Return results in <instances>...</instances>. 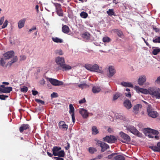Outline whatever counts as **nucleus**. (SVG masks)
Masks as SVG:
<instances>
[{"label":"nucleus","mask_w":160,"mask_h":160,"mask_svg":"<svg viewBox=\"0 0 160 160\" xmlns=\"http://www.w3.org/2000/svg\"><path fill=\"white\" fill-rule=\"evenodd\" d=\"M8 21L7 20H6L3 23V24L2 26V28H4L7 27L8 24Z\"/></svg>","instance_id":"nucleus-50"},{"label":"nucleus","mask_w":160,"mask_h":160,"mask_svg":"<svg viewBox=\"0 0 160 160\" xmlns=\"http://www.w3.org/2000/svg\"><path fill=\"white\" fill-rule=\"evenodd\" d=\"M117 154V153H112L110 155H108L107 158L109 159H114V156Z\"/></svg>","instance_id":"nucleus-43"},{"label":"nucleus","mask_w":160,"mask_h":160,"mask_svg":"<svg viewBox=\"0 0 160 160\" xmlns=\"http://www.w3.org/2000/svg\"><path fill=\"white\" fill-rule=\"evenodd\" d=\"M79 112L84 118H87L88 116V113L87 110L83 108L80 109Z\"/></svg>","instance_id":"nucleus-15"},{"label":"nucleus","mask_w":160,"mask_h":160,"mask_svg":"<svg viewBox=\"0 0 160 160\" xmlns=\"http://www.w3.org/2000/svg\"><path fill=\"white\" fill-rule=\"evenodd\" d=\"M69 113L71 114L72 121L73 123H74L75 121V119L74 116V108L72 104H70L69 105Z\"/></svg>","instance_id":"nucleus-10"},{"label":"nucleus","mask_w":160,"mask_h":160,"mask_svg":"<svg viewBox=\"0 0 160 160\" xmlns=\"http://www.w3.org/2000/svg\"><path fill=\"white\" fill-rule=\"evenodd\" d=\"M146 77L145 75L140 76L138 80V84L140 85H142L146 82Z\"/></svg>","instance_id":"nucleus-14"},{"label":"nucleus","mask_w":160,"mask_h":160,"mask_svg":"<svg viewBox=\"0 0 160 160\" xmlns=\"http://www.w3.org/2000/svg\"><path fill=\"white\" fill-rule=\"evenodd\" d=\"M55 52L56 53L59 55H62L63 54V52L60 49L55 50Z\"/></svg>","instance_id":"nucleus-48"},{"label":"nucleus","mask_w":160,"mask_h":160,"mask_svg":"<svg viewBox=\"0 0 160 160\" xmlns=\"http://www.w3.org/2000/svg\"><path fill=\"white\" fill-rule=\"evenodd\" d=\"M18 59L17 56H15L9 62V64L10 65H11L12 63L17 62L18 61Z\"/></svg>","instance_id":"nucleus-41"},{"label":"nucleus","mask_w":160,"mask_h":160,"mask_svg":"<svg viewBox=\"0 0 160 160\" xmlns=\"http://www.w3.org/2000/svg\"><path fill=\"white\" fill-rule=\"evenodd\" d=\"M86 86V84L85 83H83V84H79L78 86L79 88H83L85 87Z\"/></svg>","instance_id":"nucleus-53"},{"label":"nucleus","mask_w":160,"mask_h":160,"mask_svg":"<svg viewBox=\"0 0 160 160\" xmlns=\"http://www.w3.org/2000/svg\"><path fill=\"white\" fill-rule=\"evenodd\" d=\"M54 4L55 7L56 11L62 9L61 5L60 4L58 3H54Z\"/></svg>","instance_id":"nucleus-38"},{"label":"nucleus","mask_w":160,"mask_h":160,"mask_svg":"<svg viewBox=\"0 0 160 160\" xmlns=\"http://www.w3.org/2000/svg\"><path fill=\"white\" fill-rule=\"evenodd\" d=\"M82 37L85 40H88L90 38V35L88 32H85L82 35Z\"/></svg>","instance_id":"nucleus-27"},{"label":"nucleus","mask_w":160,"mask_h":160,"mask_svg":"<svg viewBox=\"0 0 160 160\" xmlns=\"http://www.w3.org/2000/svg\"><path fill=\"white\" fill-rule=\"evenodd\" d=\"M125 96L128 97H131V94L130 92H129L128 93H125Z\"/></svg>","instance_id":"nucleus-63"},{"label":"nucleus","mask_w":160,"mask_h":160,"mask_svg":"<svg viewBox=\"0 0 160 160\" xmlns=\"http://www.w3.org/2000/svg\"><path fill=\"white\" fill-rule=\"evenodd\" d=\"M149 94L155 97L156 98H160V89L159 88H149Z\"/></svg>","instance_id":"nucleus-2"},{"label":"nucleus","mask_w":160,"mask_h":160,"mask_svg":"<svg viewBox=\"0 0 160 160\" xmlns=\"http://www.w3.org/2000/svg\"><path fill=\"white\" fill-rule=\"evenodd\" d=\"M116 33L119 37H121L122 35V32L120 30H118L116 32Z\"/></svg>","instance_id":"nucleus-52"},{"label":"nucleus","mask_w":160,"mask_h":160,"mask_svg":"<svg viewBox=\"0 0 160 160\" xmlns=\"http://www.w3.org/2000/svg\"><path fill=\"white\" fill-rule=\"evenodd\" d=\"M35 101L37 103H41L42 105H44L45 104V102L44 101L38 99H35Z\"/></svg>","instance_id":"nucleus-45"},{"label":"nucleus","mask_w":160,"mask_h":160,"mask_svg":"<svg viewBox=\"0 0 160 160\" xmlns=\"http://www.w3.org/2000/svg\"><path fill=\"white\" fill-rule=\"evenodd\" d=\"M72 69L71 66L67 65L65 64V63L62 65L60 67H58L57 69L58 70L62 69L63 71L69 70Z\"/></svg>","instance_id":"nucleus-12"},{"label":"nucleus","mask_w":160,"mask_h":160,"mask_svg":"<svg viewBox=\"0 0 160 160\" xmlns=\"http://www.w3.org/2000/svg\"><path fill=\"white\" fill-rule=\"evenodd\" d=\"M124 106L128 109H130L132 107L131 101L128 99L125 100L123 102Z\"/></svg>","instance_id":"nucleus-18"},{"label":"nucleus","mask_w":160,"mask_h":160,"mask_svg":"<svg viewBox=\"0 0 160 160\" xmlns=\"http://www.w3.org/2000/svg\"><path fill=\"white\" fill-rule=\"evenodd\" d=\"M119 135L124 140V141H122V142L125 143H128L130 142L131 138L130 136L127 134L124 133L122 132H120Z\"/></svg>","instance_id":"nucleus-8"},{"label":"nucleus","mask_w":160,"mask_h":160,"mask_svg":"<svg viewBox=\"0 0 160 160\" xmlns=\"http://www.w3.org/2000/svg\"><path fill=\"white\" fill-rule=\"evenodd\" d=\"M14 52L12 51L7 52L3 55V56L5 59H9L14 55Z\"/></svg>","instance_id":"nucleus-16"},{"label":"nucleus","mask_w":160,"mask_h":160,"mask_svg":"<svg viewBox=\"0 0 160 160\" xmlns=\"http://www.w3.org/2000/svg\"><path fill=\"white\" fill-rule=\"evenodd\" d=\"M62 31L63 33H67L69 32L70 29L68 26L66 25H64L62 27Z\"/></svg>","instance_id":"nucleus-26"},{"label":"nucleus","mask_w":160,"mask_h":160,"mask_svg":"<svg viewBox=\"0 0 160 160\" xmlns=\"http://www.w3.org/2000/svg\"><path fill=\"white\" fill-rule=\"evenodd\" d=\"M55 156H58L59 157H64L65 153L63 150H61L59 151L56 154H55Z\"/></svg>","instance_id":"nucleus-30"},{"label":"nucleus","mask_w":160,"mask_h":160,"mask_svg":"<svg viewBox=\"0 0 160 160\" xmlns=\"http://www.w3.org/2000/svg\"><path fill=\"white\" fill-rule=\"evenodd\" d=\"M147 133H148V136L149 138H153L154 137L156 139H159V137L157 136L159 133V132L158 131L148 128H147Z\"/></svg>","instance_id":"nucleus-1"},{"label":"nucleus","mask_w":160,"mask_h":160,"mask_svg":"<svg viewBox=\"0 0 160 160\" xmlns=\"http://www.w3.org/2000/svg\"><path fill=\"white\" fill-rule=\"evenodd\" d=\"M91 71L96 72L98 73H101L102 71L101 70L98 65L95 64L92 66Z\"/></svg>","instance_id":"nucleus-17"},{"label":"nucleus","mask_w":160,"mask_h":160,"mask_svg":"<svg viewBox=\"0 0 160 160\" xmlns=\"http://www.w3.org/2000/svg\"><path fill=\"white\" fill-rule=\"evenodd\" d=\"M103 141L108 143H114L117 140V139L114 136H106L103 138Z\"/></svg>","instance_id":"nucleus-6"},{"label":"nucleus","mask_w":160,"mask_h":160,"mask_svg":"<svg viewBox=\"0 0 160 160\" xmlns=\"http://www.w3.org/2000/svg\"><path fill=\"white\" fill-rule=\"evenodd\" d=\"M121 96V94L119 93H115L113 96V100L115 101L117 100Z\"/></svg>","instance_id":"nucleus-40"},{"label":"nucleus","mask_w":160,"mask_h":160,"mask_svg":"<svg viewBox=\"0 0 160 160\" xmlns=\"http://www.w3.org/2000/svg\"><path fill=\"white\" fill-rule=\"evenodd\" d=\"M101 89L99 87L94 86L92 88V92L94 93H98L100 92Z\"/></svg>","instance_id":"nucleus-29"},{"label":"nucleus","mask_w":160,"mask_h":160,"mask_svg":"<svg viewBox=\"0 0 160 160\" xmlns=\"http://www.w3.org/2000/svg\"><path fill=\"white\" fill-rule=\"evenodd\" d=\"M103 157V155L102 154H100L98 155L96 157V159H101Z\"/></svg>","instance_id":"nucleus-60"},{"label":"nucleus","mask_w":160,"mask_h":160,"mask_svg":"<svg viewBox=\"0 0 160 160\" xmlns=\"http://www.w3.org/2000/svg\"><path fill=\"white\" fill-rule=\"evenodd\" d=\"M135 87L136 90L138 92H140L145 94H148V93L149 94V88L148 90L146 89L140 88L138 86H135Z\"/></svg>","instance_id":"nucleus-20"},{"label":"nucleus","mask_w":160,"mask_h":160,"mask_svg":"<svg viewBox=\"0 0 160 160\" xmlns=\"http://www.w3.org/2000/svg\"><path fill=\"white\" fill-rule=\"evenodd\" d=\"M56 62L58 65H59L60 67L62 65L65 63L64 59L63 58L57 57L56 59Z\"/></svg>","instance_id":"nucleus-13"},{"label":"nucleus","mask_w":160,"mask_h":160,"mask_svg":"<svg viewBox=\"0 0 160 160\" xmlns=\"http://www.w3.org/2000/svg\"><path fill=\"white\" fill-rule=\"evenodd\" d=\"M155 82L158 83H160V76L157 78V79L155 81Z\"/></svg>","instance_id":"nucleus-61"},{"label":"nucleus","mask_w":160,"mask_h":160,"mask_svg":"<svg viewBox=\"0 0 160 160\" xmlns=\"http://www.w3.org/2000/svg\"><path fill=\"white\" fill-rule=\"evenodd\" d=\"M157 145L158 147L156 146H151L149 148L154 152H160V142H158Z\"/></svg>","instance_id":"nucleus-22"},{"label":"nucleus","mask_w":160,"mask_h":160,"mask_svg":"<svg viewBox=\"0 0 160 160\" xmlns=\"http://www.w3.org/2000/svg\"><path fill=\"white\" fill-rule=\"evenodd\" d=\"M32 94L34 96L36 95L38 93V92L37 91L33 90L32 91Z\"/></svg>","instance_id":"nucleus-59"},{"label":"nucleus","mask_w":160,"mask_h":160,"mask_svg":"<svg viewBox=\"0 0 160 160\" xmlns=\"http://www.w3.org/2000/svg\"><path fill=\"white\" fill-rule=\"evenodd\" d=\"M52 41L56 43H62L63 42V40L57 37L52 38Z\"/></svg>","instance_id":"nucleus-28"},{"label":"nucleus","mask_w":160,"mask_h":160,"mask_svg":"<svg viewBox=\"0 0 160 160\" xmlns=\"http://www.w3.org/2000/svg\"><path fill=\"white\" fill-rule=\"evenodd\" d=\"M47 80L53 86H58L63 85V83L62 81H59L55 79L48 78Z\"/></svg>","instance_id":"nucleus-7"},{"label":"nucleus","mask_w":160,"mask_h":160,"mask_svg":"<svg viewBox=\"0 0 160 160\" xmlns=\"http://www.w3.org/2000/svg\"><path fill=\"white\" fill-rule=\"evenodd\" d=\"M52 98H57L58 97V95L57 93L53 92L51 95Z\"/></svg>","instance_id":"nucleus-51"},{"label":"nucleus","mask_w":160,"mask_h":160,"mask_svg":"<svg viewBox=\"0 0 160 160\" xmlns=\"http://www.w3.org/2000/svg\"><path fill=\"white\" fill-rule=\"evenodd\" d=\"M54 158L56 160H63V158L60 157H54Z\"/></svg>","instance_id":"nucleus-64"},{"label":"nucleus","mask_w":160,"mask_h":160,"mask_svg":"<svg viewBox=\"0 0 160 160\" xmlns=\"http://www.w3.org/2000/svg\"><path fill=\"white\" fill-rule=\"evenodd\" d=\"M147 111L148 115L152 118H156L158 115L157 112L153 110L152 109L151 105L150 104L148 105L147 107Z\"/></svg>","instance_id":"nucleus-5"},{"label":"nucleus","mask_w":160,"mask_h":160,"mask_svg":"<svg viewBox=\"0 0 160 160\" xmlns=\"http://www.w3.org/2000/svg\"><path fill=\"white\" fill-rule=\"evenodd\" d=\"M8 97V95H0V99L2 100H5L6 98Z\"/></svg>","instance_id":"nucleus-47"},{"label":"nucleus","mask_w":160,"mask_h":160,"mask_svg":"<svg viewBox=\"0 0 160 160\" xmlns=\"http://www.w3.org/2000/svg\"><path fill=\"white\" fill-rule=\"evenodd\" d=\"M28 90V88L24 86L21 89V91L22 92H26Z\"/></svg>","instance_id":"nucleus-49"},{"label":"nucleus","mask_w":160,"mask_h":160,"mask_svg":"<svg viewBox=\"0 0 160 160\" xmlns=\"http://www.w3.org/2000/svg\"><path fill=\"white\" fill-rule=\"evenodd\" d=\"M114 159L115 160H125V158L121 155H117L114 157Z\"/></svg>","instance_id":"nucleus-34"},{"label":"nucleus","mask_w":160,"mask_h":160,"mask_svg":"<svg viewBox=\"0 0 160 160\" xmlns=\"http://www.w3.org/2000/svg\"><path fill=\"white\" fill-rule=\"evenodd\" d=\"M70 147V145L69 143L68 142H67V145L66 147H65V149L66 150H68Z\"/></svg>","instance_id":"nucleus-58"},{"label":"nucleus","mask_w":160,"mask_h":160,"mask_svg":"<svg viewBox=\"0 0 160 160\" xmlns=\"http://www.w3.org/2000/svg\"><path fill=\"white\" fill-rule=\"evenodd\" d=\"M86 102V100L85 98H83L82 99L80 100L79 101V103L80 104H82L83 103L85 102Z\"/></svg>","instance_id":"nucleus-56"},{"label":"nucleus","mask_w":160,"mask_h":160,"mask_svg":"<svg viewBox=\"0 0 160 160\" xmlns=\"http://www.w3.org/2000/svg\"><path fill=\"white\" fill-rule=\"evenodd\" d=\"M121 84L125 87H133V85L131 83L128 82H122L121 83Z\"/></svg>","instance_id":"nucleus-31"},{"label":"nucleus","mask_w":160,"mask_h":160,"mask_svg":"<svg viewBox=\"0 0 160 160\" xmlns=\"http://www.w3.org/2000/svg\"><path fill=\"white\" fill-rule=\"evenodd\" d=\"M92 134L96 135L99 133L98 130L95 126H93L92 127Z\"/></svg>","instance_id":"nucleus-33"},{"label":"nucleus","mask_w":160,"mask_h":160,"mask_svg":"<svg viewBox=\"0 0 160 160\" xmlns=\"http://www.w3.org/2000/svg\"><path fill=\"white\" fill-rule=\"evenodd\" d=\"M25 21V19H22L19 21L18 26L19 28H21L24 26Z\"/></svg>","instance_id":"nucleus-25"},{"label":"nucleus","mask_w":160,"mask_h":160,"mask_svg":"<svg viewBox=\"0 0 160 160\" xmlns=\"http://www.w3.org/2000/svg\"><path fill=\"white\" fill-rule=\"evenodd\" d=\"M126 129L134 135L139 137H142V134L133 126H129L126 127Z\"/></svg>","instance_id":"nucleus-3"},{"label":"nucleus","mask_w":160,"mask_h":160,"mask_svg":"<svg viewBox=\"0 0 160 160\" xmlns=\"http://www.w3.org/2000/svg\"><path fill=\"white\" fill-rule=\"evenodd\" d=\"M61 149V148L60 147L57 146L53 147L52 149L53 155L55 156V154H56Z\"/></svg>","instance_id":"nucleus-24"},{"label":"nucleus","mask_w":160,"mask_h":160,"mask_svg":"<svg viewBox=\"0 0 160 160\" xmlns=\"http://www.w3.org/2000/svg\"><path fill=\"white\" fill-rule=\"evenodd\" d=\"M88 151L90 153L93 154L97 151V150L95 148L93 147H90L88 148Z\"/></svg>","instance_id":"nucleus-35"},{"label":"nucleus","mask_w":160,"mask_h":160,"mask_svg":"<svg viewBox=\"0 0 160 160\" xmlns=\"http://www.w3.org/2000/svg\"><path fill=\"white\" fill-rule=\"evenodd\" d=\"M160 52V48H156L154 49L152 52V53L154 55H157L158 53Z\"/></svg>","instance_id":"nucleus-36"},{"label":"nucleus","mask_w":160,"mask_h":160,"mask_svg":"<svg viewBox=\"0 0 160 160\" xmlns=\"http://www.w3.org/2000/svg\"><path fill=\"white\" fill-rule=\"evenodd\" d=\"M92 65L91 64H87L85 65V68L87 70L91 71Z\"/></svg>","instance_id":"nucleus-44"},{"label":"nucleus","mask_w":160,"mask_h":160,"mask_svg":"<svg viewBox=\"0 0 160 160\" xmlns=\"http://www.w3.org/2000/svg\"><path fill=\"white\" fill-rule=\"evenodd\" d=\"M142 106L141 104H137L135 105L133 108V112L136 114L138 113L139 109L142 108Z\"/></svg>","instance_id":"nucleus-23"},{"label":"nucleus","mask_w":160,"mask_h":160,"mask_svg":"<svg viewBox=\"0 0 160 160\" xmlns=\"http://www.w3.org/2000/svg\"><path fill=\"white\" fill-rule=\"evenodd\" d=\"M102 41L104 42H108L110 41L111 39L108 37H105L103 38Z\"/></svg>","instance_id":"nucleus-42"},{"label":"nucleus","mask_w":160,"mask_h":160,"mask_svg":"<svg viewBox=\"0 0 160 160\" xmlns=\"http://www.w3.org/2000/svg\"><path fill=\"white\" fill-rule=\"evenodd\" d=\"M57 14L59 16L62 17L63 16V13L62 9L56 11Z\"/></svg>","instance_id":"nucleus-37"},{"label":"nucleus","mask_w":160,"mask_h":160,"mask_svg":"<svg viewBox=\"0 0 160 160\" xmlns=\"http://www.w3.org/2000/svg\"><path fill=\"white\" fill-rule=\"evenodd\" d=\"M30 128V126L28 124H23L19 128V131L21 133H22L24 130H26Z\"/></svg>","instance_id":"nucleus-21"},{"label":"nucleus","mask_w":160,"mask_h":160,"mask_svg":"<svg viewBox=\"0 0 160 160\" xmlns=\"http://www.w3.org/2000/svg\"><path fill=\"white\" fill-rule=\"evenodd\" d=\"M26 57L25 55H21L20 56V60H24L26 59Z\"/></svg>","instance_id":"nucleus-55"},{"label":"nucleus","mask_w":160,"mask_h":160,"mask_svg":"<svg viewBox=\"0 0 160 160\" xmlns=\"http://www.w3.org/2000/svg\"><path fill=\"white\" fill-rule=\"evenodd\" d=\"M153 42L154 43H160V37L153 40Z\"/></svg>","instance_id":"nucleus-46"},{"label":"nucleus","mask_w":160,"mask_h":160,"mask_svg":"<svg viewBox=\"0 0 160 160\" xmlns=\"http://www.w3.org/2000/svg\"><path fill=\"white\" fill-rule=\"evenodd\" d=\"M96 144L101 147L102 152H104L106 150L109 148V146L105 142L98 140H96Z\"/></svg>","instance_id":"nucleus-4"},{"label":"nucleus","mask_w":160,"mask_h":160,"mask_svg":"<svg viewBox=\"0 0 160 160\" xmlns=\"http://www.w3.org/2000/svg\"><path fill=\"white\" fill-rule=\"evenodd\" d=\"M2 87L1 89H0V91L4 93H9L12 90V88L11 87H5L4 85H1Z\"/></svg>","instance_id":"nucleus-9"},{"label":"nucleus","mask_w":160,"mask_h":160,"mask_svg":"<svg viewBox=\"0 0 160 160\" xmlns=\"http://www.w3.org/2000/svg\"><path fill=\"white\" fill-rule=\"evenodd\" d=\"M5 63V61L3 58H1L0 60V64L1 65L3 66Z\"/></svg>","instance_id":"nucleus-54"},{"label":"nucleus","mask_w":160,"mask_h":160,"mask_svg":"<svg viewBox=\"0 0 160 160\" xmlns=\"http://www.w3.org/2000/svg\"><path fill=\"white\" fill-rule=\"evenodd\" d=\"M80 16L81 17L85 18L87 17L88 14L84 12H82L80 13Z\"/></svg>","instance_id":"nucleus-39"},{"label":"nucleus","mask_w":160,"mask_h":160,"mask_svg":"<svg viewBox=\"0 0 160 160\" xmlns=\"http://www.w3.org/2000/svg\"><path fill=\"white\" fill-rule=\"evenodd\" d=\"M58 127L60 129L63 130H67L68 129V126L66 125L64 121H60L58 123Z\"/></svg>","instance_id":"nucleus-11"},{"label":"nucleus","mask_w":160,"mask_h":160,"mask_svg":"<svg viewBox=\"0 0 160 160\" xmlns=\"http://www.w3.org/2000/svg\"><path fill=\"white\" fill-rule=\"evenodd\" d=\"M4 16L0 18V25H2L3 23V21H4Z\"/></svg>","instance_id":"nucleus-57"},{"label":"nucleus","mask_w":160,"mask_h":160,"mask_svg":"<svg viewBox=\"0 0 160 160\" xmlns=\"http://www.w3.org/2000/svg\"><path fill=\"white\" fill-rule=\"evenodd\" d=\"M153 29L155 31V32H159V29L156 28V27H153Z\"/></svg>","instance_id":"nucleus-62"},{"label":"nucleus","mask_w":160,"mask_h":160,"mask_svg":"<svg viewBox=\"0 0 160 160\" xmlns=\"http://www.w3.org/2000/svg\"><path fill=\"white\" fill-rule=\"evenodd\" d=\"M107 13L109 16H111L112 15L115 16V12H114V10L113 9H109L108 11H107Z\"/></svg>","instance_id":"nucleus-32"},{"label":"nucleus","mask_w":160,"mask_h":160,"mask_svg":"<svg viewBox=\"0 0 160 160\" xmlns=\"http://www.w3.org/2000/svg\"><path fill=\"white\" fill-rule=\"evenodd\" d=\"M108 69L109 72L108 76L109 77H111L113 76L115 73V70L114 67L112 66H109Z\"/></svg>","instance_id":"nucleus-19"}]
</instances>
